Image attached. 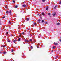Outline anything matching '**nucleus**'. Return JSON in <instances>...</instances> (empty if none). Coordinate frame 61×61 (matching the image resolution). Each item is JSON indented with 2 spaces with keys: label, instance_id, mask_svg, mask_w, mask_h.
<instances>
[{
  "label": "nucleus",
  "instance_id": "obj_1",
  "mask_svg": "<svg viewBox=\"0 0 61 61\" xmlns=\"http://www.w3.org/2000/svg\"><path fill=\"white\" fill-rule=\"evenodd\" d=\"M22 6L23 7H25L26 6V5H22Z\"/></svg>",
  "mask_w": 61,
  "mask_h": 61
},
{
  "label": "nucleus",
  "instance_id": "obj_2",
  "mask_svg": "<svg viewBox=\"0 0 61 61\" xmlns=\"http://www.w3.org/2000/svg\"><path fill=\"white\" fill-rule=\"evenodd\" d=\"M17 40H14L13 41V42L14 43H15V42H16Z\"/></svg>",
  "mask_w": 61,
  "mask_h": 61
},
{
  "label": "nucleus",
  "instance_id": "obj_3",
  "mask_svg": "<svg viewBox=\"0 0 61 61\" xmlns=\"http://www.w3.org/2000/svg\"><path fill=\"white\" fill-rule=\"evenodd\" d=\"M41 21V20L40 19H39L38 20V23H40V21Z\"/></svg>",
  "mask_w": 61,
  "mask_h": 61
},
{
  "label": "nucleus",
  "instance_id": "obj_4",
  "mask_svg": "<svg viewBox=\"0 0 61 61\" xmlns=\"http://www.w3.org/2000/svg\"><path fill=\"white\" fill-rule=\"evenodd\" d=\"M33 24L35 26L36 25V23H34Z\"/></svg>",
  "mask_w": 61,
  "mask_h": 61
},
{
  "label": "nucleus",
  "instance_id": "obj_5",
  "mask_svg": "<svg viewBox=\"0 0 61 61\" xmlns=\"http://www.w3.org/2000/svg\"><path fill=\"white\" fill-rule=\"evenodd\" d=\"M25 42H26L27 43H28V42H29V41L26 40H25Z\"/></svg>",
  "mask_w": 61,
  "mask_h": 61
},
{
  "label": "nucleus",
  "instance_id": "obj_6",
  "mask_svg": "<svg viewBox=\"0 0 61 61\" xmlns=\"http://www.w3.org/2000/svg\"><path fill=\"white\" fill-rule=\"evenodd\" d=\"M57 6V5H56L55 6V7L54 8V9H56V7Z\"/></svg>",
  "mask_w": 61,
  "mask_h": 61
},
{
  "label": "nucleus",
  "instance_id": "obj_7",
  "mask_svg": "<svg viewBox=\"0 0 61 61\" xmlns=\"http://www.w3.org/2000/svg\"><path fill=\"white\" fill-rule=\"evenodd\" d=\"M54 44H55V45H57L58 44L57 43H54Z\"/></svg>",
  "mask_w": 61,
  "mask_h": 61
},
{
  "label": "nucleus",
  "instance_id": "obj_8",
  "mask_svg": "<svg viewBox=\"0 0 61 61\" xmlns=\"http://www.w3.org/2000/svg\"><path fill=\"white\" fill-rule=\"evenodd\" d=\"M45 23L46 24H48V22H45Z\"/></svg>",
  "mask_w": 61,
  "mask_h": 61
},
{
  "label": "nucleus",
  "instance_id": "obj_9",
  "mask_svg": "<svg viewBox=\"0 0 61 61\" xmlns=\"http://www.w3.org/2000/svg\"><path fill=\"white\" fill-rule=\"evenodd\" d=\"M20 40H21V39L20 38H19L18 39V41H20Z\"/></svg>",
  "mask_w": 61,
  "mask_h": 61
},
{
  "label": "nucleus",
  "instance_id": "obj_10",
  "mask_svg": "<svg viewBox=\"0 0 61 61\" xmlns=\"http://www.w3.org/2000/svg\"><path fill=\"white\" fill-rule=\"evenodd\" d=\"M32 41V39H30L29 40V41L30 42H31V41Z\"/></svg>",
  "mask_w": 61,
  "mask_h": 61
},
{
  "label": "nucleus",
  "instance_id": "obj_11",
  "mask_svg": "<svg viewBox=\"0 0 61 61\" xmlns=\"http://www.w3.org/2000/svg\"><path fill=\"white\" fill-rule=\"evenodd\" d=\"M57 25H60V23H57Z\"/></svg>",
  "mask_w": 61,
  "mask_h": 61
},
{
  "label": "nucleus",
  "instance_id": "obj_12",
  "mask_svg": "<svg viewBox=\"0 0 61 61\" xmlns=\"http://www.w3.org/2000/svg\"><path fill=\"white\" fill-rule=\"evenodd\" d=\"M9 11V14H11V11L10 10V11Z\"/></svg>",
  "mask_w": 61,
  "mask_h": 61
},
{
  "label": "nucleus",
  "instance_id": "obj_13",
  "mask_svg": "<svg viewBox=\"0 0 61 61\" xmlns=\"http://www.w3.org/2000/svg\"><path fill=\"white\" fill-rule=\"evenodd\" d=\"M53 49H56V47H55V46H53Z\"/></svg>",
  "mask_w": 61,
  "mask_h": 61
},
{
  "label": "nucleus",
  "instance_id": "obj_14",
  "mask_svg": "<svg viewBox=\"0 0 61 61\" xmlns=\"http://www.w3.org/2000/svg\"><path fill=\"white\" fill-rule=\"evenodd\" d=\"M42 14L43 15H45V14L44 13H42Z\"/></svg>",
  "mask_w": 61,
  "mask_h": 61
},
{
  "label": "nucleus",
  "instance_id": "obj_15",
  "mask_svg": "<svg viewBox=\"0 0 61 61\" xmlns=\"http://www.w3.org/2000/svg\"><path fill=\"white\" fill-rule=\"evenodd\" d=\"M7 42H11V41L10 40H8Z\"/></svg>",
  "mask_w": 61,
  "mask_h": 61
},
{
  "label": "nucleus",
  "instance_id": "obj_16",
  "mask_svg": "<svg viewBox=\"0 0 61 61\" xmlns=\"http://www.w3.org/2000/svg\"><path fill=\"white\" fill-rule=\"evenodd\" d=\"M48 7H47L46 9V10H48Z\"/></svg>",
  "mask_w": 61,
  "mask_h": 61
},
{
  "label": "nucleus",
  "instance_id": "obj_17",
  "mask_svg": "<svg viewBox=\"0 0 61 61\" xmlns=\"http://www.w3.org/2000/svg\"><path fill=\"white\" fill-rule=\"evenodd\" d=\"M17 6H15V8H17Z\"/></svg>",
  "mask_w": 61,
  "mask_h": 61
},
{
  "label": "nucleus",
  "instance_id": "obj_18",
  "mask_svg": "<svg viewBox=\"0 0 61 61\" xmlns=\"http://www.w3.org/2000/svg\"><path fill=\"white\" fill-rule=\"evenodd\" d=\"M55 14H53V15L54 16H55Z\"/></svg>",
  "mask_w": 61,
  "mask_h": 61
},
{
  "label": "nucleus",
  "instance_id": "obj_19",
  "mask_svg": "<svg viewBox=\"0 0 61 61\" xmlns=\"http://www.w3.org/2000/svg\"><path fill=\"white\" fill-rule=\"evenodd\" d=\"M26 20H27V21H29V18H27V19Z\"/></svg>",
  "mask_w": 61,
  "mask_h": 61
},
{
  "label": "nucleus",
  "instance_id": "obj_20",
  "mask_svg": "<svg viewBox=\"0 0 61 61\" xmlns=\"http://www.w3.org/2000/svg\"><path fill=\"white\" fill-rule=\"evenodd\" d=\"M14 52V49H12V52Z\"/></svg>",
  "mask_w": 61,
  "mask_h": 61
},
{
  "label": "nucleus",
  "instance_id": "obj_21",
  "mask_svg": "<svg viewBox=\"0 0 61 61\" xmlns=\"http://www.w3.org/2000/svg\"><path fill=\"white\" fill-rule=\"evenodd\" d=\"M9 13V12L8 11H7L6 12V13H7V14H8Z\"/></svg>",
  "mask_w": 61,
  "mask_h": 61
},
{
  "label": "nucleus",
  "instance_id": "obj_22",
  "mask_svg": "<svg viewBox=\"0 0 61 61\" xmlns=\"http://www.w3.org/2000/svg\"><path fill=\"white\" fill-rule=\"evenodd\" d=\"M9 24H11V22L10 21H9Z\"/></svg>",
  "mask_w": 61,
  "mask_h": 61
},
{
  "label": "nucleus",
  "instance_id": "obj_23",
  "mask_svg": "<svg viewBox=\"0 0 61 61\" xmlns=\"http://www.w3.org/2000/svg\"><path fill=\"white\" fill-rule=\"evenodd\" d=\"M42 1L43 2H45V0H42Z\"/></svg>",
  "mask_w": 61,
  "mask_h": 61
},
{
  "label": "nucleus",
  "instance_id": "obj_24",
  "mask_svg": "<svg viewBox=\"0 0 61 61\" xmlns=\"http://www.w3.org/2000/svg\"><path fill=\"white\" fill-rule=\"evenodd\" d=\"M59 3L60 4H61V1H60L59 2Z\"/></svg>",
  "mask_w": 61,
  "mask_h": 61
},
{
  "label": "nucleus",
  "instance_id": "obj_25",
  "mask_svg": "<svg viewBox=\"0 0 61 61\" xmlns=\"http://www.w3.org/2000/svg\"><path fill=\"white\" fill-rule=\"evenodd\" d=\"M48 15H50V13H49L48 14Z\"/></svg>",
  "mask_w": 61,
  "mask_h": 61
},
{
  "label": "nucleus",
  "instance_id": "obj_26",
  "mask_svg": "<svg viewBox=\"0 0 61 61\" xmlns=\"http://www.w3.org/2000/svg\"><path fill=\"white\" fill-rule=\"evenodd\" d=\"M31 49H33V47H32V46H31Z\"/></svg>",
  "mask_w": 61,
  "mask_h": 61
},
{
  "label": "nucleus",
  "instance_id": "obj_27",
  "mask_svg": "<svg viewBox=\"0 0 61 61\" xmlns=\"http://www.w3.org/2000/svg\"><path fill=\"white\" fill-rule=\"evenodd\" d=\"M42 23H44V20H42Z\"/></svg>",
  "mask_w": 61,
  "mask_h": 61
},
{
  "label": "nucleus",
  "instance_id": "obj_28",
  "mask_svg": "<svg viewBox=\"0 0 61 61\" xmlns=\"http://www.w3.org/2000/svg\"><path fill=\"white\" fill-rule=\"evenodd\" d=\"M5 16H4V17H2V18H5Z\"/></svg>",
  "mask_w": 61,
  "mask_h": 61
},
{
  "label": "nucleus",
  "instance_id": "obj_29",
  "mask_svg": "<svg viewBox=\"0 0 61 61\" xmlns=\"http://www.w3.org/2000/svg\"><path fill=\"white\" fill-rule=\"evenodd\" d=\"M58 57V56H57L56 57V58H57Z\"/></svg>",
  "mask_w": 61,
  "mask_h": 61
},
{
  "label": "nucleus",
  "instance_id": "obj_30",
  "mask_svg": "<svg viewBox=\"0 0 61 61\" xmlns=\"http://www.w3.org/2000/svg\"><path fill=\"white\" fill-rule=\"evenodd\" d=\"M13 3H15V1H14V0H13Z\"/></svg>",
  "mask_w": 61,
  "mask_h": 61
},
{
  "label": "nucleus",
  "instance_id": "obj_31",
  "mask_svg": "<svg viewBox=\"0 0 61 61\" xmlns=\"http://www.w3.org/2000/svg\"><path fill=\"white\" fill-rule=\"evenodd\" d=\"M5 8H7V6H6L5 7Z\"/></svg>",
  "mask_w": 61,
  "mask_h": 61
},
{
  "label": "nucleus",
  "instance_id": "obj_32",
  "mask_svg": "<svg viewBox=\"0 0 61 61\" xmlns=\"http://www.w3.org/2000/svg\"><path fill=\"white\" fill-rule=\"evenodd\" d=\"M32 25V26H33V27H34V25Z\"/></svg>",
  "mask_w": 61,
  "mask_h": 61
},
{
  "label": "nucleus",
  "instance_id": "obj_33",
  "mask_svg": "<svg viewBox=\"0 0 61 61\" xmlns=\"http://www.w3.org/2000/svg\"><path fill=\"white\" fill-rule=\"evenodd\" d=\"M3 47H5V45H3Z\"/></svg>",
  "mask_w": 61,
  "mask_h": 61
},
{
  "label": "nucleus",
  "instance_id": "obj_34",
  "mask_svg": "<svg viewBox=\"0 0 61 61\" xmlns=\"http://www.w3.org/2000/svg\"><path fill=\"white\" fill-rule=\"evenodd\" d=\"M6 52H4V54H6Z\"/></svg>",
  "mask_w": 61,
  "mask_h": 61
},
{
  "label": "nucleus",
  "instance_id": "obj_35",
  "mask_svg": "<svg viewBox=\"0 0 61 61\" xmlns=\"http://www.w3.org/2000/svg\"><path fill=\"white\" fill-rule=\"evenodd\" d=\"M8 34V32H6V34L7 35Z\"/></svg>",
  "mask_w": 61,
  "mask_h": 61
},
{
  "label": "nucleus",
  "instance_id": "obj_36",
  "mask_svg": "<svg viewBox=\"0 0 61 61\" xmlns=\"http://www.w3.org/2000/svg\"><path fill=\"white\" fill-rule=\"evenodd\" d=\"M2 53V52L1 51L0 52V54H1V53Z\"/></svg>",
  "mask_w": 61,
  "mask_h": 61
},
{
  "label": "nucleus",
  "instance_id": "obj_37",
  "mask_svg": "<svg viewBox=\"0 0 61 61\" xmlns=\"http://www.w3.org/2000/svg\"><path fill=\"white\" fill-rule=\"evenodd\" d=\"M59 41L60 42H61V40H60Z\"/></svg>",
  "mask_w": 61,
  "mask_h": 61
},
{
  "label": "nucleus",
  "instance_id": "obj_38",
  "mask_svg": "<svg viewBox=\"0 0 61 61\" xmlns=\"http://www.w3.org/2000/svg\"><path fill=\"white\" fill-rule=\"evenodd\" d=\"M37 48H39V47H38L37 46Z\"/></svg>",
  "mask_w": 61,
  "mask_h": 61
},
{
  "label": "nucleus",
  "instance_id": "obj_39",
  "mask_svg": "<svg viewBox=\"0 0 61 61\" xmlns=\"http://www.w3.org/2000/svg\"><path fill=\"white\" fill-rule=\"evenodd\" d=\"M52 52H53V50H52Z\"/></svg>",
  "mask_w": 61,
  "mask_h": 61
},
{
  "label": "nucleus",
  "instance_id": "obj_40",
  "mask_svg": "<svg viewBox=\"0 0 61 61\" xmlns=\"http://www.w3.org/2000/svg\"><path fill=\"white\" fill-rule=\"evenodd\" d=\"M1 25V23H0V25Z\"/></svg>",
  "mask_w": 61,
  "mask_h": 61
},
{
  "label": "nucleus",
  "instance_id": "obj_41",
  "mask_svg": "<svg viewBox=\"0 0 61 61\" xmlns=\"http://www.w3.org/2000/svg\"><path fill=\"white\" fill-rule=\"evenodd\" d=\"M24 33L23 32V33H22V34H24Z\"/></svg>",
  "mask_w": 61,
  "mask_h": 61
},
{
  "label": "nucleus",
  "instance_id": "obj_42",
  "mask_svg": "<svg viewBox=\"0 0 61 61\" xmlns=\"http://www.w3.org/2000/svg\"><path fill=\"white\" fill-rule=\"evenodd\" d=\"M29 51H30L31 50H29Z\"/></svg>",
  "mask_w": 61,
  "mask_h": 61
},
{
  "label": "nucleus",
  "instance_id": "obj_43",
  "mask_svg": "<svg viewBox=\"0 0 61 61\" xmlns=\"http://www.w3.org/2000/svg\"><path fill=\"white\" fill-rule=\"evenodd\" d=\"M0 23H1V21H0Z\"/></svg>",
  "mask_w": 61,
  "mask_h": 61
},
{
  "label": "nucleus",
  "instance_id": "obj_44",
  "mask_svg": "<svg viewBox=\"0 0 61 61\" xmlns=\"http://www.w3.org/2000/svg\"><path fill=\"white\" fill-rule=\"evenodd\" d=\"M28 30H29V29H28Z\"/></svg>",
  "mask_w": 61,
  "mask_h": 61
},
{
  "label": "nucleus",
  "instance_id": "obj_45",
  "mask_svg": "<svg viewBox=\"0 0 61 61\" xmlns=\"http://www.w3.org/2000/svg\"><path fill=\"white\" fill-rule=\"evenodd\" d=\"M26 0V1H27V0Z\"/></svg>",
  "mask_w": 61,
  "mask_h": 61
}]
</instances>
